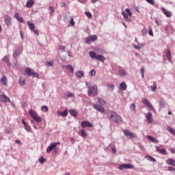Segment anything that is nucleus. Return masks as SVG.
<instances>
[{"label": "nucleus", "mask_w": 175, "mask_h": 175, "mask_svg": "<svg viewBox=\"0 0 175 175\" xmlns=\"http://www.w3.org/2000/svg\"><path fill=\"white\" fill-rule=\"evenodd\" d=\"M167 165H170V166H173L175 167V160L173 158H170L166 161Z\"/></svg>", "instance_id": "obj_28"}, {"label": "nucleus", "mask_w": 175, "mask_h": 175, "mask_svg": "<svg viewBox=\"0 0 175 175\" xmlns=\"http://www.w3.org/2000/svg\"><path fill=\"white\" fill-rule=\"evenodd\" d=\"M68 18V15L67 14H64V16H63V20H64V23H67Z\"/></svg>", "instance_id": "obj_64"}, {"label": "nucleus", "mask_w": 175, "mask_h": 175, "mask_svg": "<svg viewBox=\"0 0 175 175\" xmlns=\"http://www.w3.org/2000/svg\"><path fill=\"white\" fill-rule=\"evenodd\" d=\"M41 110L42 111H43L44 113H47V111H49V107H47V105H43L41 107Z\"/></svg>", "instance_id": "obj_49"}, {"label": "nucleus", "mask_w": 175, "mask_h": 175, "mask_svg": "<svg viewBox=\"0 0 175 175\" xmlns=\"http://www.w3.org/2000/svg\"><path fill=\"white\" fill-rule=\"evenodd\" d=\"M165 55L167 57V59L169 61V62H172V52L170 51V49H169V45L167 46V49L165 51Z\"/></svg>", "instance_id": "obj_13"}, {"label": "nucleus", "mask_w": 175, "mask_h": 175, "mask_svg": "<svg viewBox=\"0 0 175 175\" xmlns=\"http://www.w3.org/2000/svg\"><path fill=\"white\" fill-rule=\"evenodd\" d=\"M0 102H2L3 103H10V98L7 96L5 93H2Z\"/></svg>", "instance_id": "obj_12"}, {"label": "nucleus", "mask_w": 175, "mask_h": 175, "mask_svg": "<svg viewBox=\"0 0 175 175\" xmlns=\"http://www.w3.org/2000/svg\"><path fill=\"white\" fill-rule=\"evenodd\" d=\"M62 68H65L66 69H68L70 73H75V68H73V66H72L71 64H68L66 66L62 65Z\"/></svg>", "instance_id": "obj_21"}, {"label": "nucleus", "mask_w": 175, "mask_h": 175, "mask_svg": "<svg viewBox=\"0 0 175 175\" xmlns=\"http://www.w3.org/2000/svg\"><path fill=\"white\" fill-rule=\"evenodd\" d=\"M109 114L108 113L109 120H113V118H115L114 121L116 124H121V122H122V118H121V116L117 114L116 111H109Z\"/></svg>", "instance_id": "obj_2"}, {"label": "nucleus", "mask_w": 175, "mask_h": 175, "mask_svg": "<svg viewBox=\"0 0 175 175\" xmlns=\"http://www.w3.org/2000/svg\"><path fill=\"white\" fill-rule=\"evenodd\" d=\"M96 71L95 70V69H92L90 71L89 76H90L91 77L96 76Z\"/></svg>", "instance_id": "obj_51"}, {"label": "nucleus", "mask_w": 175, "mask_h": 175, "mask_svg": "<svg viewBox=\"0 0 175 175\" xmlns=\"http://www.w3.org/2000/svg\"><path fill=\"white\" fill-rule=\"evenodd\" d=\"M89 55L92 59H96L98 54H96V53H95L94 51H91L89 52Z\"/></svg>", "instance_id": "obj_35"}, {"label": "nucleus", "mask_w": 175, "mask_h": 175, "mask_svg": "<svg viewBox=\"0 0 175 175\" xmlns=\"http://www.w3.org/2000/svg\"><path fill=\"white\" fill-rule=\"evenodd\" d=\"M156 152H159V154H161V155H167V151H166L165 148H160L158 146H155Z\"/></svg>", "instance_id": "obj_14"}, {"label": "nucleus", "mask_w": 175, "mask_h": 175, "mask_svg": "<svg viewBox=\"0 0 175 175\" xmlns=\"http://www.w3.org/2000/svg\"><path fill=\"white\" fill-rule=\"evenodd\" d=\"M119 170H124V169H135V165L132 163H121L118 166Z\"/></svg>", "instance_id": "obj_5"}, {"label": "nucleus", "mask_w": 175, "mask_h": 175, "mask_svg": "<svg viewBox=\"0 0 175 175\" xmlns=\"http://www.w3.org/2000/svg\"><path fill=\"white\" fill-rule=\"evenodd\" d=\"M45 65H46L49 67L53 66L54 65V62L53 60L46 61L45 62Z\"/></svg>", "instance_id": "obj_48"}, {"label": "nucleus", "mask_w": 175, "mask_h": 175, "mask_svg": "<svg viewBox=\"0 0 175 175\" xmlns=\"http://www.w3.org/2000/svg\"><path fill=\"white\" fill-rule=\"evenodd\" d=\"M121 14L122 16H123L124 20H126V21H128L129 23H131L132 18L129 17V15L126 14V12H125V11H122Z\"/></svg>", "instance_id": "obj_23"}, {"label": "nucleus", "mask_w": 175, "mask_h": 175, "mask_svg": "<svg viewBox=\"0 0 175 175\" xmlns=\"http://www.w3.org/2000/svg\"><path fill=\"white\" fill-rule=\"evenodd\" d=\"M49 10L50 12V14H53V13H54V7H53V5H50L49 7Z\"/></svg>", "instance_id": "obj_61"}, {"label": "nucleus", "mask_w": 175, "mask_h": 175, "mask_svg": "<svg viewBox=\"0 0 175 175\" xmlns=\"http://www.w3.org/2000/svg\"><path fill=\"white\" fill-rule=\"evenodd\" d=\"M147 29L146 28V27H144L143 28V29L142 30V34L144 36H146V35H147Z\"/></svg>", "instance_id": "obj_57"}, {"label": "nucleus", "mask_w": 175, "mask_h": 175, "mask_svg": "<svg viewBox=\"0 0 175 175\" xmlns=\"http://www.w3.org/2000/svg\"><path fill=\"white\" fill-rule=\"evenodd\" d=\"M22 124H23V125H24V129H25V131H27V132H28L29 133L32 132V130H31V126H29V125H28V124H27V122L24 120V118H22Z\"/></svg>", "instance_id": "obj_18"}, {"label": "nucleus", "mask_w": 175, "mask_h": 175, "mask_svg": "<svg viewBox=\"0 0 175 175\" xmlns=\"http://www.w3.org/2000/svg\"><path fill=\"white\" fill-rule=\"evenodd\" d=\"M145 159H147L148 161H150V162H157V159L150 154L145 155Z\"/></svg>", "instance_id": "obj_31"}, {"label": "nucleus", "mask_w": 175, "mask_h": 175, "mask_svg": "<svg viewBox=\"0 0 175 175\" xmlns=\"http://www.w3.org/2000/svg\"><path fill=\"white\" fill-rule=\"evenodd\" d=\"M98 103L101 105V106H105V105H106V100H105L103 98H100L98 97Z\"/></svg>", "instance_id": "obj_44"}, {"label": "nucleus", "mask_w": 175, "mask_h": 175, "mask_svg": "<svg viewBox=\"0 0 175 175\" xmlns=\"http://www.w3.org/2000/svg\"><path fill=\"white\" fill-rule=\"evenodd\" d=\"M66 46L64 45L59 46V50H61L62 51H64V52L66 51Z\"/></svg>", "instance_id": "obj_59"}, {"label": "nucleus", "mask_w": 175, "mask_h": 175, "mask_svg": "<svg viewBox=\"0 0 175 175\" xmlns=\"http://www.w3.org/2000/svg\"><path fill=\"white\" fill-rule=\"evenodd\" d=\"M52 154L53 155H55V157H57V155H58V148H55L52 151Z\"/></svg>", "instance_id": "obj_54"}, {"label": "nucleus", "mask_w": 175, "mask_h": 175, "mask_svg": "<svg viewBox=\"0 0 175 175\" xmlns=\"http://www.w3.org/2000/svg\"><path fill=\"white\" fill-rule=\"evenodd\" d=\"M69 113L70 114L71 117H74V118H77V116H79V111L76 110L75 109H71L68 111Z\"/></svg>", "instance_id": "obj_22"}, {"label": "nucleus", "mask_w": 175, "mask_h": 175, "mask_svg": "<svg viewBox=\"0 0 175 175\" xmlns=\"http://www.w3.org/2000/svg\"><path fill=\"white\" fill-rule=\"evenodd\" d=\"M94 51H97V53H99L101 54H105L106 53V51L100 47H96V49H94Z\"/></svg>", "instance_id": "obj_38"}, {"label": "nucleus", "mask_w": 175, "mask_h": 175, "mask_svg": "<svg viewBox=\"0 0 175 175\" xmlns=\"http://www.w3.org/2000/svg\"><path fill=\"white\" fill-rule=\"evenodd\" d=\"M20 55V53L17 51H14L13 53V58H17Z\"/></svg>", "instance_id": "obj_58"}, {"label": "nucleus", "mask_w": 175, "mask_h": 175, "mask_svg": "<svg viewBox=\"0 0 175 175\" xmlns=\"http://www.w3.org/2000/svg\"><path fill=\"white\" fill-rule=\"evenodd\" d=\"M146 1L148 3H150V5H152V6H154V5H155V1H154V0H146Z\"/></svg>", "instance_id": "obj_60"}, {"label": "nucleus", "mask_w": 175, "mask_h": 175, "mask_svg": "<svg viewBox=\"0 0 175 175\" xmlns=\"http://www.w3.org/2000/svg\"><path fill=\"white\" fill-rule=\"evenodd\" d=\"M145 116L148 124H152L154 122V119L152 118V113L151 111L148 112L145 114Z\"/></svg>", "instance_id": "obj_10"}, {"label": "nucleus", "mask_w": 175, "mask_h": 175, "mask_svg": "<svg viewBox=\"0 0 175 175\" xmlns=\"http://www.w3.org/2000/svg\"><path fill=\"white\" fill-rule=\"evenodd\" d=\"M57 116H59V117H68V115L69 114V110L68 109H66L63 111L58 110L57 111Z\"/></svg>", "instance_id": "obj_11"}, {"label": "nucleus", "mask_w": 175, "mask_h": 175, "mask_svg": "<svg viewBox=\"0 0 175 175\" xmlns=\"http://www.w3.org/2000/svg\"><path fill=\"white\" fill-rule=\"evenodd\" d=\"M157 85L155 84V82L153 83V85L150 86V90L152 92H155L157 91Z\"/></svg>", "instance_id": "obj_50"}, {"label": "nucleus", "mask_w": 175, "mask_h": 175, "mask_svg": "<svg viewBox=\"0 0 175 175\" xmlns=\"http://www.w3.org/2000/svg\"><path fill=\"white\" fill-rule=\"evenodd\" d=\"M133 47L134 49H135V50H140V49H143V47H144V43H143V42L142 43H139L138 42L137 45H136L135 44H133Z\"/></svg>", "instance_id": "obj_29"}, {"label": "nucleus", "mask_w": 175, "mask_h": 175, "mask_svg": "<svg viewBox=\"0 0 175 175\" xmlns=\"http://www.w3.org/2000/svg\"><path fill=\"white\" fill-rule=\"evenodd\" d=\"M148 34L150 36H154V31H152V28L151 26H148Z\"/></svg>", "instance_id": "obj_53"}, {"label": "nucleus", "mask_w": 175, "mask_h": 175, "mask_svg": "<svg viewBox=\"0 0 175 175\" xmlns=\"http://www.w3.org/2000/svg\"><path fill=\"white\" fill-rule=\"evenodd\" d=\"M99 94V92L98 91V86L96 85H92L88 86V96H96Z\"/></svg>", "instance_id": "obj_3"}, {"label": "nucleus", "mask_w": 175, "mask_h": 175, "mask_svg": "<svg viewBox=\"0 0 175 175\" xmlns=\"http://www.w3.org/2000/svg\"><path fill=\"white\" fill-rule=\"evenodd\" d=\"M81 128H94V124H92V123H91L90 121L88 120H83L81 122Z\"/></svg>", "instance_id": "obj_8"}, {"label": "nucleus", "mask_w": 175, "mask_h": 175, "mask_svg": "<svg viewBox=\"0 0 175 175\" xmlns=\"http://www.w3.org/2000/svg\"><path fill=\"white\" fill-rule=\"evenodd\" d=\"M111 151H112V154L117 153V148L116 147V145L111 146Z\"/></svg>", "instance_id": "obj_56"}, {"label": "nucleus", "mask_w": 175, "mask_h": 175, "mask_svg": "<svg viewBox=\"0 0 175 175\" xmlns=\"http://www.w3.org/2000/svg\"><path fill=\"white\" fill-rule=\"evenodd\" d=\"M125 13L129 16V17H132L133 14H132V11H131L130 8H126L125 10Z\"/></svg>", "instance_id": "obj_47"}, {"label": "nucleus", "mask_w": 175, "mask_h": 175, "mask_svg": "<svg viewBox=\"0 0 175 175\" xmlns=\"http://www.w3.org/2000/svg\"><path fill=\"white\" fill-rule=\"evenodd\" d=\"M96 61H100V62H105L106 61V57L103 56V55H97L96 57Z\"/></svg>", "instance_id": "obj_32"}, {"label": "nucleus", "mask_w": 175, "mask_h": 175, "mask_svg": "<svg viewBox=\"0 0 175 175\" xmlns=\"http://www.w3.org/2000/svg\"><path fill=\"white\" fill-rule=\"evenodd\" d=\"M146 137L148 139V140H150V142H151L152 143H154V144H158V143H159V140H158V139L154 137V136L152 135H146Z\"/></svg>", "instance_id": "obj_20"}, {"label": "nucleus", "mask_w": 175, "mask_h": 175, "mask_svg": "<svg viewBox=\"0 0 175 175\" xmlns=\"http://www.w3.org/2000/svg\"><path fill=\"white\" fill-rule=\"evenodd\" d=\"M161 10L163 12V14H165V17H167L168 18L172 17V12L166 10L164 7H161Z\"/></svg>", "instance_id": "obj_15"}, {"label": "nucleus", "mask_w": 175, "mask_h": 175, "mask_svg": "<svg viewBox=\"0 0 175 175\" xmlns=\"http://www.w3.org/2000/svg\"><path fill=\"white\" fill-rule=\"evenodd\" d=\"M35 5V1L33 0H27L26 2L25 6L28 9H31Z\"/></svg>", "instance_id": "obj_26"}, {"label": "nucleus", "mask_w": 175, "mask_h": 175, "mask_svg": "<svg viewBox=\"0 0 175 175\" xmlns=\"http://www.w3.org/2000/svg\"><path fill=\"white\" fill-rule=\"evenodd\" d=\"M126 88H128V86L126 85V83H125V81H122L119 84L120 91H125Z\"/></svg>", "instance_id": "obj_25"}, {"label": "nucleus", "mask_w": 175, "mask_h": 175, "mask_svg": "<svg viewBox=\"0 0 175 175\" xmlns=\"http://www.w3.org/2000/svg\"><path fill=\"white\" fill-rule=\"evenodd\" d=\"M93 107L96 111H98L99 113H101V114H105L106 111V109L103 107V106L99 105V104H94L93 105Z\"/></svg>", "instance_id": "obj_7"}, {"label": "nucleus", "mask_w": 175, "mask_h": 175, "mask_svg": "<svg viewBox=\"0 0 175 175\" xmlns=\"http://www.w3.org/2000/svg\"><path fill=\"white\" fill-rule=\"evenodd\" d=\"M167 131H168V132H170V133H172V135L175 136V129H173L172 126H167Z\"/></svg>", "instance_id": "obj_41"}, {"label": "nucleus", "mask_w": 175, "mask_h": 175, "mask_svg": "<svg viewBox=\"0 0 175 175\" xmlns=\"http://www.w3.org/2000/svg\"><path fill=\"white\" fill-rule=\"evenodd\" d=\"M23 76H27V77H34L36 79H39L40 77L39 73L35 72L33 69L29 67H26L25 68Z\"/></svg>", "instance_id": "obj_1"}, {"label": "nucleus", "mask_w": 175, "mask_h": 175, "mask_svg": "<svg viewBox=\"0 0 175 175\" xmlns=\"http://www.w3.org/2000/svg\"><path fill=\"white\" fill-rule=\"evenodd\" d=\"M14 18L18 21V23H21V24H24L25 23V21H24V18L20 16V14L18 12H16L14 14Z\"/></svg>", "instance_id": "obj_17"}, {"label": "nucleus", "mask_w": 175, "mask_h": 175, "mask_svg": "<svg viewBox=\"0 0 175 175\" xmlns=\"http://www.w3.org/2000/svg\"><path fill=\"white\" fill-rule=\"evenodd\" d=\"M47 159H46V158H44L43 156H41L39 159H38V162L39 163H41V165H43V163H44V162H46Z\"/></svg>", "instance_id": "obj_42"}, {"label": "nucleus", "mask_w": 175, "mask_h": 175, "mask_svg": "<svg viewBox=\"0 0 175 175\" xmlns=\"http://www.w3.org/2000/svg\"><path fill=\"white\" fill-rule=\"evenodd\" d=\"M132 8L133 9H135V12H137V13H140V10L137 8V6H136V5H132Z\"/></svg>", "instance_id": "obj_62"}, {"label": "nucleus", "mask_w": 175, "mask_h": 175, "mask_svg": "<svg viewBox=\"0 0 175 175\" xmlns=\"http://www.w3.org/2000/svg\"><path fill=\"white\" fill-rule=\"evenodd\" d=\"M107 90H111V91H114V89L116 88V85L112 83H109L107 85Z\"/></svg>", "instance_id": "obj_43"}, {"label": "nucleus", "mask_w": 175, "mask_h": 175, "mask_svg": "<svg viewBox=\"0 0 175 175\" xmlns=\"http://www.w3.org/2000/svg\"><path fill=\"white\" fill-rule=\"evenodd\" d=\"M118 73L122 77H125V76H126V71L124 69H120Z\"/></svg>", "instance_id": "obj_37"}, {"label": "nucleus", "mask_w": 175, "mask_h": 175, "mask_svg": "<svg viewBox=\"0 0 175 175\" xmlns=\"http://www.w3.org/2000/svg\"><path fill=\"white\" fill-rule=\"evenodd\" d=\"M78 135L79 136H81V137H83V139H87V137H88V134H87V132L83 129L78 131Z\"/></svg>", "instance_id": "obj_19"}, {"label": "nucleus", "mask_w": 175, "mask_h": 175, "mask_svg": "<svg viewBox=\"0 0 175 175\" xmlns=\"http://www.w3.org/2000/svg\"><path fill=\"white\" fill-rule=\"evenodd\" d=\"M54 148H56L55 146L53 143H51L47 148H46V154H50L51 151L54 150Z\"/></svg>", "instance_id": "obj_30"}, {"label": "nucleus", "mask_w": 175, "mask_h": 175, "mask_svg": "<svg viewBox=\"0 0 175 175\" xmlns=\"http://www.w3.org/2000/svg\"><path fill=\"white\" fill-rule=\"evenodd\" d=\"M165 106H166V101L163 98H161L159 102V110H162Z\"/></svg>", "instance_id": "obj_24"}, {"label": "nucleus", "mask_w": 175, "mask_h": 175, "mask_svg": "<svg viewBox=\"0 0 175 175\" xmlns=\"http://www.w3.org/2000/svg\"><path fill=\"white\" fill-rule=\"evenodd\" d=\"M33 120L38 123L42 122V118L38 115H36Z\"/></svg>", "instance_id": "obj_45"}, {"label": "nucleus", "mask_w": 175, "mask_h": 175, "mask_svg": "<svg viewBox=\"0 0 175 175\" xmlns=\"http://www.w3.org/2000/svg\"><path fill=\"white\" fill-rule=\"evenodd\" d=\"M4 21L5 25H8V27H10L12 25V17L9 15H5L4 16Z\"/></svg>", "instance_id": "obj_16"}, {"label": "nucleus", "mask_w": 175, "mask_h": 175, "mask_svg": "<svg viewBox=\"0 0 175 175\" xmlns=\"http://www.w3.org/2000/svg\"><path fill=\"white\" fill-rule=\"evenodd\" d=\"M124 136H126V137H127V139H131L132 140V139H135V134H133V133H132V131L128 130V129H125L124 130L123 132Z\"/></svg>", "instance_id": "obj_9"}, {"label": "nucleus", "mask_w": 175, "mask_h": 175, "mask_svg": "<svg viewBox=\"0 0 175 175\" xmlns=\"http://www.w3.org/2000/svg\"><path fill=\"white\" fill-rule=\"evenodd\" d=\"M27 25L31 31H33V29H35V25L33 24V23L27 21Z\"/></svg>", "instance_id": "obj_39"}, {"label": "nucleus", "mask_w": 175, "mask_h": 175, "mask_svg": "<svg viewBox=\"0 0 175 175\" xmlns=\"http://www.w3.org/2000/svg\"><path fill=\"white\" fill-rule=\"evenodd\" d=\"M75 96V93L68 92L66 94H64V99H69V98H73Z\"/></svg>", "instance_id": "obj_34"}, {"label": "nucleus", "mask_w": 175, "mask_h": 175, "mask_svg": "<svg viewBox=\"0 0 175 175\" xmlns=\"http://www.w3.org/2000/svg\"><path fill=\"white\" fill-rule=\"evenodd\" d=\"M130 109L131 110H133V111H136V104L135 103H133L130 105Z\"/></svg>", "instance_id": "obj_52"}, {"label": "nucleus", "mask_w": 175, "mask_h": 175, "mask_svg": "<svg viewBox=\"0 0 175 175\" xmlns=\"http://www.w3.org/2000/svg\"><path fill=\"white\" fill-rule=\"evenodd\" d=\"M75 25H76V23L73 18H72L69 21L68 27H75Z\"/></svg>", "instance_id": "obj_46"}, {"label": "nucleus", "mask_w": 175, "mask_h": 175, "mask_svg": "<svg viewBox=\"0 0 175 175\" xmlns=\"http://www.w3.org/2000/svg\"><path fill=\"white\" fill-rule=\"evenodd\" d=\"M142 102L143 105H145V106H147V107H148L149 110H150L153 113H157V111H155V108H154V106H152V104L151 103V102H150V100H148V99L143 98L142 100Z\"/></svg>", "instance_id": "obj_4"}, {"label": "nucleus", "mask_w": 175, "mask_h": 175, "mask_svg": "<svg viewBox=\"0 0 175 175\" xmlns=\"http://www.w3.org/2000/svg\"><path fill=\"white\" fill-rule=\"evenodd\" d=\"M29 114L30 117H31L33 118V120L36 116H38V113L35 112V111H33V109H29Z\"/></svg>", "instance_id": "obj_36"}, {"label": "nucleus", "mask_w": 175, "mask_h": 175, "mask_svg": "<svg viewBox=\"0 0 175 175\" xmlns=\"http://www.w3.org/2000/svg\"><path fill=\"white\" fill-rule=\"evenodd\" d=\"M1 83L3 85H8V78L6 77V76L3 75L1 77Z\"/></svg>", "instance_id": "obj_33"}, {"label": "nucleus", "mask_w": 175, "mask_h": 175, "mask_svg": "<svg viewBox=\"0 0 175 175\" xmlns=\"http://www.w3.org/2000/svg\"><path fill=\"white\" fill-rule=\"evenodd\" d=\"M25 79L23 78V77H20L18 80V83L20 84V85H25Z\"/></svg>", "instance_id": "obj_40"}, {"label": "nucleus", "mask_w": 175, "mask_h": 175, "mask_svg": "<svg viewBox=\"0 0 175 175\" xmlns=\"http://www.w3.org/2000/svg\"><path fill=\"white\" fill-rule=\"evenodd\" d=\"M98 40V36L96 34H92L85 38V42L88 44H91L92 42H96Z\"/></svg>", "instance_id": "obj_6"}, {"label": "nucleus", "mask_w": 175, "mask_h": 175, "mask_svg": "<svg viewBox=\"0 0 175 175\" xmlns=\"http://www.w3.org/2000/svg\"><path fill=\"white\" fill-rule=\"evenodd\" d=\"M75 76L78 79H83V77H84V71H83V70H77L75 72Z\"/></svg>", "instance_id": "obj_27"}, {"label": "nucleus", "mask_w": 175, "mask_h": 175, "mask_svg": "<svg viewBox=\"0 0 175 175\" xmlns=\"http://www.w3.org/2000/svg\"><path fill=\"white\" fill-rule=\"evenodd\" d=\"M167 171L168 172H175V167L173 166H169L167 167Z\"/></svg>", "instance_id": "obj_63"}, {"label": "nucleus", "mask_w": 175, "mask_h": 175, "mask_svg": "<svg viewBox=\"0 0 175 175\" xmlns=\"http://www.w3.org/2000/svg\"><path fill=\"white\" fill-rule=\"evenodd\" d=\"M85 15L87 16L89 18H92V14L90 11H86Z\"/></svg>", "instance_id": "obj_55"}]
</instances>
